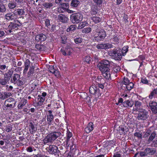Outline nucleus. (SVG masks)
<instances>
[{"mask_svg": "<svg viewBox=\"0 0 157 157\" xmlns=\"http://www.w3.org/2000/svg\"><path fill=\"white\" fill-rule=\"evenodd\" d=\"M100 70L103 73V75L106 79L110 78V70L109 62L105 59L101 61L98 65Z\"/></svg>", "mask_w": 157, "mask_h": 157, "instance_id": "nucleus-1", "label": "nucleus"}, {"mask_svg": "<svg viewBox=\"0 0 157 157\" xmlns=\"http://www.w3.org/2000/svg\"><path fill=\"white\" fill-rule=\"evenodd\" d=\"M143 136L144 138L149 137L147 140L148 144L152 142L151 145L154 148H157V135L155 131H151L150 129H147Z\"/></svg>", "mask_w": 157, "mask_h": 157, "instance_id": "nucleus-2", "label": "nucleus"}, {"mask_svg": "<svg viewBox=\"0 0 157 157\" xmlns=\"http://www.w3.org/2000/svg\"><path fill=\"white\" fill-rule=\"evenodd\" d=\"M61 133L59 132H54L48 134L43 140L44 144L52 142L60 136Z\"/></svg>", "mask_w": 157, "mask_h": 157, "instance_id": "nucleus-3", "label": "nucleus"}, {"mask_svg": "<svg viewBox=\"0 0 157 157\" xmlns=\"http://www.w3.org/2000/svg\"><path fill=\"white\" fill-rule=\"evenodd\" d=\"M61 133L59 132H54L48 134L43 140L44 144L52 142L60 136Z\"/></svg>", "mask_w": 157, "mask_h": 157, "instance_id": "nucleus-4", "label": "nucleus"}, {"mask_svg": "<svg viewBox=\"0 0 157 157\" xmlns=\"http://www.w3.org/2000/svg\"><path fill=\"white\" fill-rule=\"evenodd\" d=\"M156 149L155 148L147 147L143 151H140L139 154L141 157L147 156L148 155H155L156 157H157V153Z\"/></svg>", "mask_w": 157, "mask_h": 157, "instance_id": "nucleus-5", "label": "nucleus"}, {"mask_svg": "<svg viewBox=\"0 0 157 157\" xmlns=\"http://www.w3.org/2000/svg\"><path fill=\"white\" fill-rule=\"evenodd\" d=\"M82 19V15L79 13L72 14L70 16L71 21L73 24L78 23L81 22Z\"/></svg>", "mask_w": 157, "mask_h": 157, "instance_id": "nucleus-6", "label": "nucleus"}, {"mask_svg": "<svg viewBox=\"0 0 157 157\" xmlns=\"http://www.w3.org/2000/svg\"><path fill=\"white\" fill-rule=\"evenodd\" d=\"M137 111L138 112L137 117L138 120H145L148 117V113L145 109L140 108Z\"/></svg>", "mask_w": 157, "mask_h": 157, "instance_id": "nucleus-7", "label": "nucleus"}, {"mask_svg": "<svg viewBox=\"0 0 157 157\" xmlns=\"http://www.w3.org/2000/svg\"><path fill=\"white\" fill-rule=\"evenodd\" d=\"M10 82L14 84L21 86L23 84V82L20 80V75L17 74H14L10 79Z\"/></svg>", "mask_w": 157, "mask_h": 157, "instance_id": "nucleus-8", "label": "nucleus"}, {"mask_svg": "<svg viewBox=\"0 0 157 157\" xmlns=\"http://www.w3.org/2000/svg\"><path fill=\"white\" fill-rule=\"evenodd\" d=\"M47 148L48 149V152L50 154L58 156H59L60 151L56 146L50 145L47 147Z\"/></svg>", "mask_w": 157, "mask_h": 157, "instance_id": "nucleus-9", "label": "nucleus"}, {"mask_svg": "<svg viewBox=\"0 0 157 157\" xmlns=\"http://www.w3.org/2000/svg\"><path fill=\"white\" fill-rule=\"evenodd\" d=\"M22 25V23L18 20H14L13 22L10 23L8 28L11 29H18L19 27Z\"/></svg>", "mask_w": 157, "mask_h": 157, "instance_id": "nucleus-10", "label": "nucleus"}, {"mask_svg": "<svg viewBox=\"0 0 157 157\" xmlns=\"http://www.w3.org/2000/svg\"><path fill=\"white\" fill-rule=\"evenodd\" d=\"M89 91L90 94L98 96L99 97V95L101 94L99 93L98 87H97L95 85H92L89 88Z\"/></svg>", "mask_w": 157, "mask_h": 157, "instance_id": "nucleus-11", "label": "nucleus"}, {"mask_svg": "<svg viewBox=\"0 0 157 157\" xmlns=\"http://www.w3.org/2000/svg\"><path fill=\"white\" fill-rule=\"evenodd\" d=\"M68 20V18L65 15L60 14L58 16V19L57 20L64 23H67Z\"/></svg>", "mask_w": 157, "mask_h": 157, "instance_id": "nucleus-12", "label": "nucleus"}, {"mask_svg": "<svg viewBox=\"0 0 157 157\" xmlns=\"http://www.w3.org/2000/svg\"><path fill=\"white\" fill-rule=\"evenodd\" d=\"M47 38V37L45 35L42 33L40 34L37 35L35 37V40L38 42L43 41H45Z\"/></svg>", "mask_w": 157, "mask_h": 157, "instance_id": "nucleus-13", "label": "nucleus"}, {"mask_svg": "<svg viewBox=\"0 0 157 157\" xmlns=\"http://www.w3.org/2000/svg\"><path fill=\"white\" fill-rule=\"evenodd\" d=\"M13 70L11 69L9 70L7 73L4 74V78L6 79L9 81L13 75Z\"/></svg>", "mask_w": 157, "mask_h": 157, "instance_id": "nucleus-14", "label": "nucleus"}, {"mask_svg": "<svg viewBox=\"0 0 157 157\" xmlns=\"http://www.w3.org/2000/svg\"><path fill=\"white\" fill-rule=\"evenodd\" d=\"M5 18L8 21L14 20L15 17V14L11 13H6L5 15Z\"/></svg>", "mask_w": 157, "mask_h": 157, "instance_id": "nucleus-15", "label": "nucleus"}, {"mask_svg": "<svg viewBox=\"0 0 157 157\" xmlns=\"http://www.w3.org/2000/svg\"><path fill=\"white\" fill-rule=\"evenodd\" d=\"M93 125V123L92 122H90L87 127L85 128V131L87 133H89L91 132L94 128Z\"/></svg>", "mask_w": 157, "mask_h": 157, "instance_id": "nucleus-16", "label": "nucleus"}, {"mask_svg": "<svg viewBox=\"0 0 157 157\" xmlns=\"http://www.w3.org/2000/svg\"><path fill=\"white\" fill-rule=\"evenodd\" d=\"M98 11V8L97 6L95 5L92 6L91 8V11L90 12L91 14L95 15L97 13Z\"/></svg>", "mask_w": 157, "mask_h": 157, "instance_id": "nucleus-17", "label": "nucleus"}, {"mask_svg": "<svg viewBox=\"0 0 157 157\" xmlns=\"http://www.w3.org/2000/svg\"><path fill=\"white\" fill-rule=\"evenodd\" d=\"M16 101L15 100L12 98H8L5 101V104H7L8 103L9 104H11L15 106V105L16 104Z\"/></svg>", "mask_w": 157, "mask_h": 157, "instance_id": "nucleus-18", "label": "nucleus"}, {"mask_svg": "<svg viewBox=\"0 0 157 157\" xmlns=\"http://www.w3.org/2000/svg\"><path fill=\"white\" fill-rule=\"evenodd\" d=\"M134 103L133 101H129L127 100L125 101L123 103V106L124 107H131L133 105Z\"/></svg>", "mask_w": 157, "mask_h": 157, "instance_id": "nucleus-19", "label": "nucleus"}, {"mask_svg": "<svg viewBox=\"0 0 157 157\" xmlns=\"http://www.w3.org/2000/svg\"><path fill=\"white\" fill-rule=\"evenodd\" d=\"M14 105H13L11 104H9L8 103L5 104V102L3 105V109L4 110L10 109L11 108H14Z\"/></svg>", "mask_w": 157, "mask_h": 157, "instance_id": "nucleus-20", "label": "nucleus"}, {"mask_svg": "<svg viewBox=\"0 0 157 157\" xmlns=\"http://www.w3.org/2000/svg\"><path fill=\"white\" fill-rule=\"evenodd\" d=\"M80 2L78 0H72L71 3V6L77 7L80 4Z\"/></svg>", "mask_w": 157, "mask_h": 157, "instance_id": "nucleus-21", "label": "nucleus"}, {"mask_svg": "<svg viewBox=\"0 0 157 157\" xmlns=\"http://www.w3.org/2000/svg\"><path fill=\"white\" fill-rule=\"evenodd\" d=\"M120 53V50L117 49H114L112 51L110 52L109 54L110 56L114 57V56H116V54H119Z\"/></svg>", "mask_w": 157, "mask_h": 157, "instance_id": "nucleus-22", "label": "nucleus"}, {"mask_svg": "<svg viewBox=\"0 0 157 157\" xmlns=\"http://www.w3.org/2000/svg\"><path fill=\"white\" fill-rule=\"evenodd\" d=\"M54 119V117L53 115H48L47 116V120L48 124L49 125L51 124V122Z\"/></svg>", "mask_w": 157, "mask_h": 157, "instance_id": "nucleus-23", "label": "nucleus"}, {"mask_svg": "<svg viewBox=\"0 0 157 157\" xmlns=\"http://www.w3.org/2000/svg\"><path fill=\"white\" fill-rule=\"evenodd\" d=\"M29 126L31 128V129H30V132L31 131L33 133L35 132L36 131V126H34L33 123L30 122L29 123Z\"/></svg>", "mask_w": 157, "mask_h": 157, "instance_id": "nucleus-24", "label": "nucleus"}, {"mask_svg": "<svg viewBox=\"0 0 157 157\" xmlns=\"http://www.w3.org/2000/svg\"><path fill=\"white\" fill-rule=\"evenodd\" d=\"M91 19L96 24L99 23L101 20V18L98 17H92Z\"/></svg>", "mask_w": 157, "mask_h": 157, "instance_id": "nucleus-25", "label": "nucleus"}, {"mask_svg": "<svg viewBox=\"0 0 157 157\" xmlns=\"http://www.w3.org/2000/svg\"><path fill=\"white\" fill-rule=\"evenodd\" d=\"M6 8L5 5L2 3H0V13L6 12Z\"/></svg>", "mask_w": 157, "mask_h": 157, "instance_id": "nucleus-26", "label": "nucleus"}, {"mask_svg": "<svg viewBox=\"0 0 157 157\" xmlns=\"http://www.w3.org/2000/svg\"><path fill=\"white\" fill-rule=\"evenodd\" d=\"M13 124H8L6 125L5 128L6 131L8 132L12 130Z\"/></svg>", "mask_w": 157, "mask_h": 157, "instance_id": "nucleus-27", "label": "nucleus"}, {"mask_svg": "<svg viewBox=\"0 0 157 157\" xmlns=\"http://www.w3.org/2000/svg\"><path fill=\"white\" fill-rule=\"evenodd\" d=\"M98 33V35L101 36V38L103 39L106 36L105 32L104 30H102L100 31H99Z\"/></svg>", "mask_w": 157, "mask_h": 157, "instance_id": "nucleus-28", "label": "nucleus"}, {"mask_svg": "<svg viewBox=\"0 0 157 157\" xmlns=\"http://www.w3.org/2000/svg\"><path fill=\"white\" fill-rule=\"evenodd\" d=\"M65 49L67 56L70 55L71 54L72 49L70 46L68 45L66 46L65 48Z\"/></svg>", "mask_w": 157, "mask_h": 157, "instance_id": "nucleus-29", "label": "nucleus"}, {"mask_svg": "<svg viewBox=\"0 0 157 157\" xmlns=\"http://www.w3.org/2000/svg\"><path fill=\"white\" fill-rule=\"evenodd\" d=\"M126 86V88L127 90H130L133 88L134 84L132 82H130Z\"/></svg>", "mask_w": 157, "mask_h": 157, "instance_id": "nucleus-30", "label": "nucleus"}, {"mask_svg": "<svg viewBox=\"0 0 157 157\" xmlns=\"http://www.w3.org/2000/svg\"><path fill=\"white\" fill-rule=\"evenodd\" d=\"M34 67L32 65L30 67L29 71L28 72V76L29 77L33 73L34 71Z\"/></svg>", "mask_w": 157, "mask_h": 157, "instance_id": "nucleus-31", "label": "nucleus"}, {"mask_svg": "<svg viewBox=\"0 0 157 157\" xmlns=\"http://www.w3.org/2000/svg\"><path fill=\"white\" fill-rule=\"evenodd\" d=\"M9 81L6 78H0V84L3 86L5 85Z\"/></svg>", "mask_w": 157, "mask_h": 157, "instance_id": "nucleus-32", "label": "nucleus"}, {"mask_svg": "<svg viewBox=\"0 0 157 157\" xmlns=\"http://www.w3.org/2000/svg\"><path fill=\"white\" fill-rule=\"evenodd\" d=\"M121 51L120 50V53L119 54H116V56H114V58L115 59L117 60H121V59L122 58V55L121 54Z\"/></svg>", "mask_w": 157, "mask_h": 157, "instance_id": "nucleus-33", "label": "nucleus"}, {"mask_svg": "<svg viewBox=\"0 0 157 157\" xmlns=\"http://www.w3.org/2000/svg\"><path fill=\"white\" fill-rule=\"evenodd\" d=\"M76 28V26L75 25H71L67 29V32H69L71 31H73L75 30Z\"/></svg>", "mask_w": 157, "mask_h": 157, "instance_id": "nucleus-34", "label": "nucleus"}, {"mask_svg": "<svg viewBox=\"0 0 157 157\" xmlns=\"http://www.w3.org/2000/svg\"><path fill=\"white\" fill-rule=\"evenodd\" d=\"M43 6L46 8H49L53 6V4L51 2L45 3L43 4Z\"/></svg>", "mask_w": 157, "mask_h": 157, "instance_id": "nucleus-35", "label": "nucleus"}, {"mask_svg": "<svg viewBox=\"0 0 157 157\" xmlns=\"http://www.w3.org/2000/svg\"><path fill=\"white\" fill-rule=\"evenodd\" d=\"M35 48L38 50L43 51L44 49V46L42 45L36 44L35 45Z\"/></svg>", "mask_w": 157, "mask_h": 157, "instance_id": "nucleus-36", "label": "nucleus"}, {"mask_svg": "<svg viewBox=\"0 0 157 157\" xmlns=\"http://www.w3.org/2000/svg\"><path fill=\"white\" fill-rule=\"evenodd\" d=\"M120 68L119 66H117L116 64L113 65V70L115 72L117 73L118 71H120Z\"/></svg>", "mask_w": 157, "mask_h": 157, "instance_id": "nucleus-37", "label": "nucleus"}, {"mask_svg": "<svg viewBox=\"0 0 157 157\" xmlns=\"http://www.w3.org/2000/svg\"><path fill=\"white\" fill-rule=\"evenodd\" d=\"M149 105L150 108H152L155 107L157 106V103L155 101L150 102L149 103Z\"/></svg>", "mask_w": 157, "mask_h": 157, "instance_id": "nucleus-38", "label": "nucleus"}, {"mask_svg": "<svg viewBox=\"0 0 157 157\" xmlns=\"http://www.w3.org/2000/svg\"><path fill=\"white\" fill-rule=\"evenodd\" d=\"M91 58L89 56H85L84 59V61H85L88 63H89L91 61Z\"/></svg>", "mask_w": 157, "mask_h": 157, "instance_id": "nucleus-39", "label": "nucleus"}, {"mask_svg": "<svg viewBox=\"0 0 157 157\" xmlns=\"http://www.w3.org/2000/svg\"><path fill=\"white\" fill-rule=\"evenodd\" d=\"M129 82H130L127 78L124 77L123 80L122 82V83L125 85H127Z\"/></svg>", "mask_w": 157, "mask_h": 157, "instance_id": "nucleus-40", "label": "nucleus"}, {"mask_svg": "<svg viewBox=\"0 0 157 157\" xmlns=\"http://www.w3.org/2000/svg\"><path fill=\"white\" fill-rule=\"evenodd\" d=\"M17 12L19 15H22L25 13V12L23 9H17Z\"/></svg>", "mask_w": 157, "mask_h": 157, "instance_id": "nucleus-41", "label": "nucleus"}, {"mask_svg": "<svg viewBox=\"0 0 157 157\" xmlns=\"http://www.w3.org/2000/svg\"><path fill=\"white\" fill-rule=\"evenodd\" d=\"M16 6V4L14 2H10L8 4V7L10 9H13Z\"/></svg>", "mask_w": 157, "mask_h": 157, "instance_id": "nucleus-42", "label": "nucleus"}, {"mask_svg": "<svg viewBox=\"0 0 157 157\" xmlns=\"http://www.w3.org/2000/svg\"><path fill=\"white\" fill-rule=\"evenodd\" d=\"M12 94L10 93L5 92L3 94V98H4L5 99L8 98Z\"/></svg>", "mask_w": 157, "mask_h": 157, "instance_id": "nucleus-43", "label": "nucleus"}, {"mask_svg": "<svg viewBox=\"0 0 157 157\" xmlns=\"http://www.w3.org/2000/svg\"><path fill=\"white\" fill-rule=\"evenodd\" d=\"M96 47L98 49H105L104 44H99L97 45Z\"/></svg>", "mask_w": 157, "mask_h": 157, "instance_id": "nucleus-44", "label": "nucleus"}, {"mask_svg": "<svg viewBox=\"0 0 157 157\" xmlns=\"http://www.w3.org/2000/svg\"><path fill=\"white\" fill-rule=\"evenodd\" d=\"M85 22H82L80 23L78 27V29H81L83 28L86 25Z\"/></svg>", "mask_w": 157, "mask_h": 157, "instance_id": "nucleus-45", "label": "nucleus"}, {"mask_svg": "<svg viewBox=\"0 0 157 157\" xmlns=\"http://www.w3.org/2000/svg\"><path fill=\"white\" fill-rule=\"evenodd\" d=\"M75 42L77 44L81 43L82 41V39L80 38H77L74 39Z\"/></svg>", "mask_w": 157, "mask_h": 157, "instance_id": "nucleus-46", "label": "nucleus"}, {"mask_svg": "<svg viewBox=\"0 0 157 157\" xmlns=\"http://www.w3.org/2000/svg\"><path fill=\"white\" fill-rule=\"evenodd\" d=\"M94 40L97 42H99L102 40L103 39L101 38V36L98 35V36L94 37Z\"/></svg>", "mask_w": 157, "mask_h": 157, "instance_id": "nucleus-47", "label": "nucleus"}, {"mask_svg": "<svg viewBox=\"0 0 157 157\" xmlns=\"http://www.w3.org/2000/svg\"><path fill=\"white\" fill-rule=\"evenodd\" d=\"M113 45L110 43L104 44L105 49H108L112 47Z\"/></svg>", "mask_w": 157, "mask_h": 157, "instance_id": "nucleus-48", "label": "nucleus"}, {"mask_svg": "<svg viewBox=\"0 0 157 157\" xmlns=\"http://www.w3.org/2000/svg\"><path fill=\"white\" fill-rule=\"evenodd\" d=\"M134 136L140 139L142 138V135L139 132H136L134 134Z\"/></svg>", "mask_w": 157, "mask_h": 157, "instance_id": "nucleus-49", "label": "nucleus"}, {"mask_svg": "<svg viewBox=\"0 0 157 157\" xmlns=\"http://www.w3.org/2000/svg\"><path fill=\"white\" fill-rule=\"evenodd\" d=\"M91 29L90 28L88 27L84 28L82 30V32L83 33L84 32L85 33H89L91 31Z\"/></svg>", "mask_w": 157, "mask_h": 157, "instance_id": "nucleus-50", "label": "nucleus"}, {"mask_svg": "<svg viewBox=\"0 0 157 157\" xmlns=\"http://www.w3.org/2000/svg\"><path fill=\"white\" fill-rule=\"evenodd\" d=\"M150 109L154 114H157V106L152 108H150Z\"/></svg>", "mask_w": 157, "mask_h": 157, "instance_id": "nucleus-51", "label": "nucleus"}, {"mask_svg": "<svg viewBox=\"0 0 157 157\" xmlns=\"http://www.w3.org/2000/svg\"><path fill=\"white\" fill-rule=\"evenodd\" d=\"M61 7L63 9H67L68 6V3H63L61 4Z\"/></svg>", "mask_w": 157, "mask_h": 157, "instance_id": "nucleus-52", "label": "nucleus"}, {"mask_svg": "<svg viewBox=\"0 0 157 157\" xmlns=\"http://www.w3.org/2000/svg\"><path fill=\"white\" fill-rule=\"evenodd\" d=\"M0 70L2 71V70H4L5 69H8V66H6V65L5 64H3V65H0Z\"/></svg>", "mask_w": 157, "mask_h": 157, "instance_id": "nucleus-53", "label": "nucleus"}, {"mask_svg": "<svg viewBox=\"0 0 157 157\" xmlns=\"http://www.w3.org/2000/svg\"><path fill=\"white\" fill-rule=\"evenodd\" d=\"M55 69L54 68V67L52 66H50L49 67V70L50 72L52 73H53Z\"/></svg>", "mask_w": 157, "mask_h": 157, "instance_id": "nucleus-54", "label": "nucleus"}, {"mask_svg": "<svg viewBox=\"0 0 157 157\" xmlns=\"http://www.w3.org/2000/svg\"><path fill=\"white\" fill-rule=\"evenodd\" d=\"M38 99H39V101H40V102H44L45 98L44 97H43L42 96H41V95H38Z\"/></svg>", "mask_w": 157, "mask_h": 157, "instance_id": "nucleus-55", "label": "nucleus"}, {"mask_svg": "<svg viewBox=\"0 0 157 157\" xmlns=\"http://www.w3.org/2000/svg\"><path fill=\"white\" fill-rule=\"evenodd\" d=\"M53 74H54L55 76L57 77H59L60 76L59 71L56 70Z\"/></svg>", "mask_w": 157, "mask_h": 157, "instance_id": "nucleus-56", "label": "nucleus"}, {"mask_svg": "<svg viewBox=\"0 0 157 157\" xmlns=\"http://www.w3.org/2000/svg\"><path fill=\"white\" fill-rule=\"evenodd\" d=\"M96 3L97 5H100L102 4V0H93Z\"/></svg>", "mask_w": 157, "mask_h": 157, "instance_id": "nucleus-57", "label": "nucleus"}, {"mask_svg": "<svg viewBox=\"0 0 157 157\" xmlns=\"http://www.w3.org/2000/svg\"><path fill=\"white\" fill-rule=\"evenodd\" d=\"M119 131H120V132H121L122 134H125V133L124 132V128L119 127Z\"/></svg>", "mask_w": 157, "mask_h": 157, "instance_id": "nucleus-58", "label": "nucleus"}, {"mask_svg": "<svg viewBox=\"0 0 157 157\" xmlns=\"http://www.w3.org/2000/svg\"><path fill=\"white\" fill-rule=\"evenodd\" d=\"M72 136V133L70 132H69L68 133V134L67 135V138H66V140H67V142L69 140L70 138Z\"/></svg>", "mask_w": 157, "mask_h": 157, "instance_id": "nucleus-59", "label": "nucleus"}, {"mask_svg": "<svg viewBox=\"0 0 157 157\" xmlns=\"http://www.w3.org/2000/svg\"><path fill=\"white\" fill-rule=\"evenodd\" d=\"M128 46H127L126 47H124L123 48L122 50L123 51H125L124 53H123V51L122 52V53L124 54V53H126L128 50ZM123 56H124V55H123Z\"/></svg>", "mask_w": 157, "mask_h": 157, "instance_id": "nucleus-60", "label": "nucleus"}, {"mask_svg": "<svg viewBox=\"0 0 157 157\" xmlns=\"http://www.w3.org/2000/svg\"><path fill=\"white\" fill-rule=\"evenodd\" d=\"M141 82L144 84H148V81L146 78H142L141 80Z\"/></svg>", "mask_w": 157, "mask_h": 157, "instance_id": "nucleus-61", "label": "nucleus"}, {"mask_svg": "<svg viewBox=\"0 0 157 157\" xmlns=\"http://www.w3.org/2000/svg\"><path fill=\"white\" fill-rule=\"evenodd\" d=\"M30 63V61L28 59H27L26 60L25 65V66L29 67Z\"/></svg>", "mask_w": 157, "mask_h": 157, "instance_id": "nucleus-62", "label": "nucleus"}, {"mask_svg": "<svg viewBox=\"0 0 157 157\" xmlns=\"http://www.w3.org/2000/svg\"><path fill=\"white\" fill-rule=\"evenodd\" d=\"M141 105V103L138 101H136L135 103V105L137 107H139Z\"/></svg>", "mask_w": 157, "mask_h": 157, "instance_id": "nucleus-63", "label": "nucleus"}, {"mask_svg": "<svg viewBox=\"0 0 157 157\" xmlns=\"http://www.w3.org/2000/svg\"><path fill=\"white\" fill-rule=\"evenodd\" d=\"M62 54L64 56H67V55L66 53L65 49L63 50L62 49H61L60 50Z\"/></svg>", "mask_w": 157, "mask_h": 157, "instance_id": "nucleus-64", "label": "nucleus"}]
</instances>
